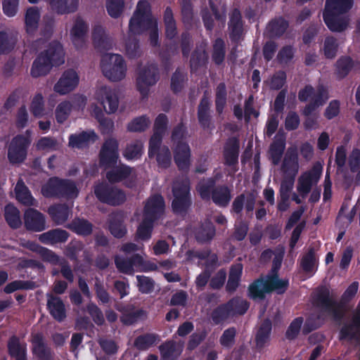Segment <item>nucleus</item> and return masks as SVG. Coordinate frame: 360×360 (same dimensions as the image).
I'll use <instances>...</instances> for the list:
<instances>
[{"label": "nucleus", "mask_w": 360, "mask_h": 360, "mask_svg": "<svg viewBox=\"0 0 360 360\" xmlns=\"http://www.w3.org/2000/svg\"><path fill=\"white\" fill-rule=\"evenodd\" d=\"M359 289V283L352 282L345 290L341 297V301L338 302L330 296V290L324 285L318 287L312 295V304L322 311L331 315L335 321H340L344 316L343 303L349 302L356 295Z\"/></svg>", "instance_id": "nucleus-1"}, {"label": "nucleus", "mask_w": 360, "mask_h": 360, "mask_svg": "<svg viewBox=\"0 0 360 360\" xmlns=\"http://www.w3.org/2000/svg\"><path fill=\"white\" fill-rule=\"evenodd\" d=\"M64 62L65 53L62 44L58 41H52L33 61L30 74L34 78L45 76L53 67H58Z\"/></svg>", "instance_id": "nucleus-2"}, {"label": "nucleus", "mask_w": 360, "mask_h": 360, "mask_svg": "<svg viewBox=\"0 0 360 360\" xmlns=\"http://www.w3.org/2000/svg\"><path fill=\"white\" fill-rule=\"evenodd\" d=\"M221 174L200 181L196 186V191L202 200H210L219 207H226L232 198L231 189L226 184L216 186Z\"/></svg>", "instance_id": "nucleus-3"}, {"label": "nucleus", "mask_w": 360, "mask_h": 360, "mask_svg": "<svg viewBox=\"0 0 360 360\" xmlns=\"http://www.w3.org/2000/svg\"><path fill=\"white\" fill-rule=\"evenodd\" d=\"M79 193L74 181L58 176L49 178L41 188V193L46 198L75 199Z\"/></svg>", "instance_id": "nucleus-4"}, {"label": "nucleus", "mask_w": 360, "mask_h": 360, "mask_svg": "<svg viewBox=\"0 0 360 360\" xmlns=\"http://www.w3.org/2000/svg\"><path fill=\"white\" fill-rule=\"evenodd\" d=\"M154 23L149 4L145 0L139 1L129 20V32L135 34H141L150 30Z\"/></svg>", "instance_id": "nucleus-5"}, {"label": "nucleus", "mask_w": 360, "mask_h": 360, "mask_svg": "<svg viewBox=\"0 0 360 360\" xmlns=\"http://www.w3.org/2000/svg\"><path fill=\"white\" fill-rule=\"evenodd\" d=\"M101 68L103 75L112 82L122 80L125 77L127 71L123 57L114 53L102 56Z\"/></svg>", "instance_id": "nucleus-6"}, {"label": "nucleus", "mask_w": 360, "mask_h": 360, "mask_svg": "<svg viewBox=\"0 0 360 360\" xmlns=\"http://www.w3.org/2000/svg\"><path fill=\"white\" fill-rule=\"evenodd\" d=\"M94 193L101 202L110 206L121 205L127 200L126 193L122 189L106 182L96 184Z\"/></svg>", "instance_id": "nucleus-7"}, {"label": "nucleus", "mask_w": 360, "mask_h": 360, "mask_svg": "<svg viewBox=\"0 0 360 360\" xmlns=\"http://www.w3.org/2000/svg\"><path fill=\"white\" fill-rule=\"evenodd\" d=\"M191 188L188 183L180 182L174 185L172 209L175 214L186 216L192 205Z\"/></svg>", "instance_id": "nucleus-8"}, {"label": "nucleus", "mask_w": 360, "mask_h": 360, "mask_svg": "<svg viewBox=\"0 0 360 360\" xmlns=\"http://www.w3.org/2000/svg\"><path fill=\"white\" fill-rule=\"evenodd\" d=\"M30 144L29 136L23 134L15 136L8 146L7 157L9 162L12 165L22 163L27 158Z\"/></svg>", "instance_id": "nucleus-9"}, {"label": "nucleus", "mask_w": 360, "mask_h": 360, "mask_svg": "<svg viewBox=\"0 0 360 360\" xmlns=\"http://www.w3.org/2000/svg\"><path fill=\"white\" fill-rule=\"evenodd\" d=\"M158 79L159 70L156 64H148L139 71L136 77V88L143 98L148 97L149 87L155 85Z\"/></svg>", "instance_id": "nucleus-10"}, {"label": "nucleus", "mask_w": 360, "mask_h": 360, "mask_svg": "<svg viewBox=\"0 0 360 360\" xmlns=\"http://www.w3.org/2000/svg\"><path fill=\"white\" fill-rule=\"evenodd\" d=\"M120 158L119 142L115 138L105 139L98 153L99 165L108 169L117 164Z\"/></svg>", "instance_id": "nucleus-11"}, {"label": "nucleus", "mask_w": 360, "mask_h": 360, "mask_svg": "<svg viewBox=\"0 0 360 360\" xmlns=\"http://www.w3.org/2000/svg\"><path fill=\"white\" fill-rule=\"evenodd\" d=\"M229 37L231 43L238 44L244 38V21L240 11L238 8H233L229 13L228 22Z\"/></svg>", "instance_id": "nucleus-12"}, {"label": "nucleus", "mask_w": 360, "mask_h": 360, "mask_svg": "<svg viewBox=\"0 0 360 360\" xmlns=\"http://www.w3.org/2000/svg\"><path fill=\"white\" fill-rule=\"evenodd\" d=\"M322 172L321 164L316 162L309 171L304 172L299 177L297 189L303 197L311 191L313 184L319 181Z\"/></svg>", "instance_id": "nucleus-13"}, {"label": "nucleus", "mask_w": 360, "mask_h": 360, "mask_svg": "<svg viewBox=\"0 0 360 360\" xmlns=\"http://www.w3.org/2000/svg\"><path fill=\"white\" fill-rule=\"evenodd\" d=\"M165 202L160 194H155L148 198L143 207V218L155 222L165 214Z\"/></svg>", "instance_id": "nucleus-14"}, {"label": "nucleus", "mask_w": 360, "mask_h": 360, "mask_svg": "<svg viewBox=\"0 0 360 360\" xmlns=\"http://www.w3.org/2000/svg\"><path fill=\"white\" fill-rule=\"evenodd\" d=\"M174 160L181 172L187 173L191 165V151L189 145L186 142H179L174 146Z\"/></svg>", "instance_id": "nucleus-15"}, {"label": "nucleus", "mask_w": 360, "mask_h": 360, "mask_svg": "<svg viewBox=\"0 0 360 360\" xmlns=\"http://www.w3.org/2000/svg\"><path fill=\"white\" fill-rule=\"evenodd\" d=\"M79 76L73 69L65 70L53 86V90L60 95H65L73 91L78 85Z\"/></svg>", "instance_id": "nucleus-16"}, {"label": "nucleus", "mask_w": 360, "mask_h": 360, "mask_svg": "<svg viewBox=\"0 0 360 360\" xmlns=\"http://www.w3.org/2000/svg\"><path fill=\"white\" fill-rule=\"evenodd\" d=\"M97 99L100 101L104 110L108 114H112L117 111L119 106V98L115 89L104 86L96 93Z\"/></svg>", "instance_id": "nucleus-17"}, {"label": "nucleus", "mask_w": 360, "mask_h": 360, "mask_svg": "<svg viewBox=\"0 0 360 360\" xmlns=\"http://www.w3.org/2000/svg\"><path fill=\"white\" fill-rule=\"evenodd\" d=\"M342 13L323 10V18L328 28L334 32H342L349 25V18L340 15Z\"/></svg>", "instance_id": "nucleus-18"}, {"label": "nucleus", "mask_w": 360, "mask_h": 360, "mask_svg": "<svg viewBox=\"0 0 360 360\" xmlns=\"http://www.w3.org/2000/svg\"><path fill=\"white\" fill-rule=\"evenodd\" d=\"M168 126L167 116L164 113L159 114L154 122L153 134L151 136L150 142V151L158 148L162 144L163 136L165 135Z\"/></svg>", "instance_id": "nucleus-19"}, {"label": "nucleus", "mask_w": 360, "mask_h": 360, "mask_svg": "<svg viewBox=\"0 0 360 360\" xmlns=\"http://www.w3.org/2000/svg\"><path fill=\"white\" fill-rule=\"evenodd\" d=\"M121 312L120 321L124 326H131L146 316V312L143 309H136L132 304H127L117 307Z\"/></svg>", "instance_id": "nucleus-20"}, {"label": "nucleus", "mask_w": 360, "mask_h": 360, "mask_svg": "<svg viewBox=\"0 0 360 360\" xmlns=\"http://www.w3.org/2000/svg\"><path fill=\"white\" fill-rule=\"evenodd\" d=\"M240 152V141L238 137L232 136L229 138L223 150V158L224 164L228 167H233L238 163Z\"/></svg>", "instance_id": "nucleus-21"}, {"label": "nucleus", "mask_w": 360, "mask_h": 360, "mask_svg": "<svg viewBox=\"0 0 360 360\" xmlns=\"http://www.w3.org/2000/svg\"><path fill=\"white\" fill-rule=\"evenodd\" d=\"M98 136L94 130L72 134L68 137V145L72 148L83 149L96 141Z\"/></svg>", "instance_id": "nucleus-22"}, {"label": "nucleus", "mask_w": 360, "mask_h": 360, "mask_svg": "<svg viewBox=\"0 0 360 360\" xmlns=\"http://www.w3.org/2000/svg\"><path fill=\"white\" fill-rule=\"evenodd\" d=\"M25 228L29 231L39 232L46 229L44 215L37 210L29 208L24 214Z\"/></svg>", "instance_id": "nucleus-23"}, {"label": "nucleus", "mask_w": 360, "mask_h": 360, "mask_svg": "<svg viewBox=\"0 0 360 360\" xmlns=\"http://www.w3.org/2000/svg\"><path fill=\"white\" fill-rule=\"evenodd\" d=\"M281 169L283 177L295 179L299 171L298 155L295 148H288L284 157Z\"/></svg>", "instance_id": "nucleus-24"}, {"label": "nucleus", "mask_w": 360, "mask_h": 360, "mask_svg": "<svg viewBox=\"0 0 360 360\" xmlns=\"http://www.w3.org/2000/svg\"><path fill=\"white\" fill-rule=\"evenodd\" d=\"M32 354L37 360H53L52 350L45 342L41 333L32 335Z\"/></svg>", "instance_id": "nucleus-25"}, {"label": "nucleus", "mask_w": 360, "mask_h": 360, "mask_svg": "<svg viewBox=\"0 0 360 360\" xmlns=\"http://www.w3.org/2000/svg\"><path fill=\"white\" fill-rule=\"evenodd\" d=\"M124 215L122 211L111 213L108 217V229L116 238H122L127 233L124 225Z\"/></svg>", "instance_id": "nucleus-26"}, {"label": "nucleus", "mask_w": 360, "mask_h": 360, "mask_svg": "<svg viewBox=\"0 0 360 360\" xmlns=\"http://www.w3.org/2000/svg\"><path fill=\"white\" fill-rule=\"evenodd\" d=\"M285 134L283 131L279 130L269 146L271 160L274 165H278L281 162L285 149Z\"/></svg>", "instance_id": "nucleus-27"}, {"label": "nucleus", "mask_w": 360, "mask_h": 360, "mask_svg": "<svg viewBox=\"0 0 360 360\" xmlns=\"http://www.w3.org/2000/svg\"><path fill=\"white\" fill-rule=\"evenodd\" d=\"M255 196L252 193H250L247 197L244 193L239 194L232 202L231 212L241 215L245 207L247 213L252 212L255 209Z\"/></svg>", "instance_id": "nucleus-28"}, {"label": "nucleus", "mask_w": 360, "mask_h": 360, "mask_svg": "<svg viewBox=\"0 0 360 360\" xmlns=\"http://www.w3.org/2000/svg\"><path fill=\"white\" fill-rule=\"evenodd\" d=\"M46 306L50 315L58 322H63L66 319L65 306L60 297L49 295Z\"/></svg>", "instance_id": "nucleus-29"}, {"label": "nucleus", "mask_w": 360, "mask_h": 360, "mask_svg": "<svg viewBox=\"0 0 360 360\" xmlns=\"http://www.w3.org/2000/svg\"><path fill=\"white\" fill-rule=\"evenodd\" d=\"M106 174L105 177L111 184L122 182L127 179L131 174L133 168L130 166L120 163L110 167Z\"/></svg>", "instance_id": "nucleus-30"}, {"label": "nucleus", "mask_w": 360, "mask_h": 360, "mask_svg": "<svg viewBox=\"0 0 360 360\" xmlns=\"http://www.w3.org/2000/svg\"><path fill=\"white\" fill-rule=\"evenodd\" d=\"M360 329V314L354 316L351 323L344 324L339 332V340L348 342L360 340L358 329Z\"/></svg>", "instance_id": "nucleus-31"}, {"label": "nucleus", "mask_w": 360, "mask_h": 360, "mask_svg": "<svg viewBox=\"0 0 360 360\" xmlns=\"http://www.w3.org/2000/svg\"><path fill=\"white\" fill-rule=\"evenodd\" d=\"M328 98L327 89L322 84L319 85L314 98L304 106L302 110V114L305 117L311 116L319 107L322 106L326 103Z\"/></svg>", "instance_id": "nucleus-32"}, {"label": "nucleus", "mask_w": 360, "mask_h": 360, "mask_svg": "<svg viewBox=\"0 0 360 360\" xmlns=\"http://www.w3.org/2000/svg\"><path fill=\"white\" fill-rule=\"evenodd\" d=\"M210 101L204 96L198 106L197 117L200 127L204 129H212V116L210 115Z\"/></svg>", "instance_id": "nucleus-33"}, {"label": "nucleus", "mask_w": 360, "mask_h": 360, "mask_svg": "<svg viewBox=\"0 0 360 360\" xmlns=\"http://www.w3.org/2000/svg\"><path fill=\"white\" fill-rule=\"evenodd\" d=\"M92 41L96 49L99 51H106L112 49V42L105 34L101 25H96L92 31Z\"/></svg>", "instance_id": "nucleus-34"}, {"label": "nucleus", "mask_w": 360, "mask_h": 360, "mask_svg": "<svg viewBox=\"0 0 360 360\" xmlns=\"http://www.w3.org/2000/svg\"><path fill=\"white\" fill-rule=\"evenodd\" d=\"M70 236V233L62 229H53L39 235V240L46 245H56L65 243Z\"/></svg>", "instance_id": "nucleus-35"}, {"label": "nucleus", "mask_w": 360, "mask_h": 360, "mask_svg": "<svg viewBox=\"0 0 360 360\" xmlns=\"http://www.w3.org/2000/svg\"><path fill=\"white\" fill-rule=\"evenodd\" d=\"M148 157L152 158L155 156L156 161L159 167L167 169L172 164V154L168 146L159 144L158 148L150 151V145L148 146Z\"/></svg>", "instance_id": "nucleus-36"}, {"label": "nucleus", "mask_w": 360, "mask_h": 360, "mask_svg": "<svg viewBox=\"0 0 360 360\" xmlns=\"http://www.w3.org/2000/svg\"><path fill=\"white\" fill-rule=\"evenodd\" d=\"M267 282L266 278L260 276L252 282L248 288V295L252 300H263L266 295L269 294L266 290Z\"/></svg>", "instance_id": "nucleus-37"}, {"label": "nucleus", "mask_w": 360, "mask_h": 360, "mask_svg": "<svg viewBox=\"0 0 360 360\" xmlns=\"http://www.w3.org/2000/svg\"><path fill=\"white\" fill-rule=\"evenodd\" d=\"M269 292H276L277 295L284 294L288 289L290 283L287 278H280L278 274H269L266 276Z\"/></svg>", "instance_id": "nucleus-38"}, {"label": "nucleus", "mask_w": 360, "mask_h": 360, "mask_svg": "<svg viewBox=\"0 0 360 360\" xmlns=\"http://www.w3.org/2000/svg\"><path fill=\"white\" fill-rule=\"evenodd\" d=\"M318 263L319 259L316 256L315 248L309 246L300 259V267L303 272L312 276L318 269Z\"/></svg>", "instance_id": "nucleus-39"}, {"label": "nucleus", "mask_w": 360, "mask_h": 360, "mask_svg": "<svg viewBox=\"0 0 360 360\" xmlns=\"http://www.w3.org/2000/svg\"><path fill=\"white\" fill-rule=\"evenodd\" d=\"M18 33L13 31H0V55L12 52L18 42Z\"/></svg>", "instance_id": "nucleus-40"}, {"label": "nucleus", "mask_w": 360, "mask_h": 360, "mask_svg": "<svg viewBox=\"0 0 360 360\" xmlns=\"http://www.w3.org/2000/svg\"><path fill=\"white\" fill-rule=\"evenodd\" d=\"M70 213V208L65 203L53 205L48 208V214L57 225L64 224L68 220Z\"/></svg>", "instance_id": "nucleus-41"}, {"label": "nucleus", "mask_w": 360, "mask_h": 360, "mask_svg": "<svg viewBox=\"0 0 360 360\" xmlns=\"http://www.w3.org/2000/svg\"><path fill=\"white\" fill-rule=\"evenodd\" d=\"M271 330V321L268 319H264L260 324L255 335V343L257 349H262L269 343Z\"/></svg>", "instance_id": "nucleus-42"}, {"label": "nucleus", "mask_w": 360, "mask_h": 360, "mask_svg": "<svg viewBox=\"0 0 360 360\" xmlns=\"http://www.w3.org/2000/svg\"><path fill=\"white\" fill-rule=\"evenodd\" d=\"M163 22L165 25V35L169 40H173L178 34L176 22L170 6H167L163 13Z\"/></svg>", "instance_id": "nucleus-43"}, {"label": "nucleus", "mask_w": 360, "mask_h": 360, "mask_svg": "<svg viewBox=\"0 0 360 360\" xmlns=\"http://www.w3.org/2000/svg\"><path fill=\"white\" fill-rule=\"evenodd\" d=\"M53 11L58 15L74 13L78 7V0H47Z\"/></svg>", "instance_id": "nucleus-44"}, {"label": "nucleus", "mask_w": 360, "mask_h": 360, "mask_svg": "<svg viewBox=\"0 0 360 360\" xmlns=\"http://www.w3.org/2000/svg\"><path fill=\"white\" fill-rule=\"evenodd\" d=\"M40 16V11L38 7L32 6L27 8L25 15V24L27 34H33L37 30Z\"/></svg>", "instance_id": "nucleus-45"}, {"label": "nucleus", "mask_w": 360, "mask_h": 360, "mask_svg": "<svg viewBox=\"0 0 360 360\" xmlns=\"http://www.w3.org/2000/svg\"><path fill=\"white\" fill-rule=\"evenodd\" d=\"M8 352L15 360H27L26 346L21 345L20 339L16 335H12L8 341Z\"/></svg>", "instance_id": "nucleus-46"}, {"label": "nucleus", "mask_w": 360, "mask_h": 360, "mask_svg": "<svg viewBox=\"0 0 360 360\" xmlns=\"http://www.w3.org/2000/svg\"><path fill=\"white\" fill-rule=\"evenodd\" d=\"M354 66V61L350 56L340 57L335 64V75L338 80L345 78Z\"/></svg>", "instance_id": "nucleus-47"}, {"label": "nucleus", "mask_w": 360, "mask_h": 360, "mask_svg": "<svg viewBox=\"0 0 360 360\" xmlns=\"http://www.w3.org/2000/svg\"><path fill=\"white\" fill-rule=\"evenodd\" d=\"M143 153V143L141 140H134L126 145L122 151L123 158L127 161L140 159Z\"/></svg>", "instance_id": "nucleus-48"}, {"label": "nucleus", "mask_w": 360, "mask_h": 360, "mask_svg": "<svg viewBox=\"0 0 360 360\" xmlns=\"http://www.w3.org/2000/svg\"><path fill=\"white\" fill-rule=\"evenodd\" d=\"M79 236H88L92 233L93 224L84 218H75L67 226Z\"/></svg>", "instance_id": "nucleus-49"}, {"label": "nucleus", "mask_w": 360, "mask_h": 360, "mask_svg": "<svg viewBox=\"0 0 360 360\" xmlns=\"http://www.w3.org/2000/svg\"><path fill=\"white\" fill-rule=\"evenodd\" d=\"M208 56L202 47H196L192 52L190 58V68L191 72H197L200 68L207 63Z\"/></svg>", "instance_id": "nucleus-50"}, {"label": "nucleus", "mask_w": 360, "mask_h": 360, "mask_svg": "<svg viewBox=\"0 0 360 360\" xmlns=\"http://www.w3.org/2000/svg\"><path fill=\"white\" fill-rule=\"evenodd\" d=\"M289 27V22L283 17L272 19L267 25V30L271 37H282Z\"/></svg>", "instance_id": "nucleus-51"}, {"label": "nucleus", "mask_w": 360, "mask_h": 360, "mask_svg": "<svg viewBox=\"0 0 360 360\" xmlns=\"http://www.w3.org/2000/svg\"><path fill=\"white\" fill-rule=\"evenodd\" d=\"M160 340L159 335L147 333L137 336L134 340V345L139 351H146L158 344Z\"/></svg>", "instance_id": "nucleus-52"}, {"label": "nucleus", "mask_w": 360, "mask_h": 360, "mask_svg": "<svg viewBox=\"0 0 360 360\" xmlns=\"http://www.w3.org/2000/svg\"><path fill=\"white\" fill-rule=\"evenodd\" d=\"M216 229L210 221L202 224L195 231V237L198 243H204L211 241L214 237Z\"/></svg>", "instance_id": "nucleus-53"}, {"label": "nucleus", "mask_w": 360, "mask_h": 360, "mask_svg": "<svg viewBox=\"0 0 360 360\" xmlns=\"http://www.w3.org/2000/svg\"><path fill=\"white\" fill-rule=\"evenodd\" d=\"M226 303L232 318L245 314L250 307V303L240 297H234Z\"/></svg>", "instance_id": "nucleus-54"}, {"label": "nucleus", "mask_w": 360, "mask_h": 360, "mask_svg": "<svg viewBox=\"0 0 360 360\" xmlns=\"http://www.w3.org/2000/svg\"><path fill=\"white\" fill-rule=\"evenodd\" d=\"M226 57V44L224 40L221 38H217L212 44V60L217 65H221Z\"/></svg>", "instance_id": "nucleus-55"}, {"label": "nucleus", "mask_w": 360, "mask_h": 360, "mask_svg": "<svg viewBox=\"0 0 360 360\" xmlns=\"http://www.w3.org/2000/svg\"><path fill=\"white\" fill-rule=\"evenodd\" d=\"M4 217L8 226L13 229L19 228L22 224L20 211L13 204L6 205Z\"/></svg>", "instance_id": "nucleus-56"}, {"label": "nucleus", "mask_w": 360, "mask_h": 360, "mask_svg": "<svg viewBox=\"0 0 360 360\" xmlns=\"http://www.w3.org/2000/svg\"><path fill=\"white\" fill-rule=\"evenodd\" d=\"M161 360H177L180 352L177 349L176 342L168 340L159 346Z\"/></svg>", "instance_id": "nucleus-57"}, {"label": "nucleus", "mask_w": 360, "mask_h": 360, "mask_svg": "<svg viewBox=\"0 0 360 360\" xmlns=\"http://www.w3.org/2000/svg\"><path fill=\"white\" fill-rule=\"evenodd\" d=\"M354 0H326L324 10L346 13L352 8Z\"/></svg>", "instance_id": "nucleus-58"}, {"label": "nucleus", "mask_w": 360, "mask_h": 360, "mask_svg": "<svg viewBox=\"0 0 360 360\" xmlns=\"http://www.w3.org/2000/svg\"><path fill=\"white\" fill-rule=\"evenodd\" d=\"M210 317L215 325L221 324L232 318L227 303L221 304L214 308L211 312Z\"/></svg>", "instance_id": "nucleus-59"}, {"label": "nucleus", "mask_w": 360, "mask_h": 360, "mask_svg": "<svg viewBox=\"0 0 360 360\" xmlns=\"http://www.w3.org/2000/svg\"><path fill=\"white\" fill-rule=\"evenodd\" d=\"M227 101V90L226 86L224 82L218 84L216 88L215 94V108L218 115L223 113L224 110L226 105Z\"/></svg>", "instance_id": "nucleus-60"}, {"label": "nucleus", "mask_w": 360, "mask_h": 360, "mask_svg": "<svg viewBox=\"0 0 360 360\" xmlns=\"http://www.w3.org/2000/svg\"><path fill=\"white\" fill-rule=\"evenodd\" d=\"M154 223L155 222L153 221L143 218L142 221L137 228L135 234V240L138 241L139 240H141L143 241H147L150 240L152 236Z\"/></svg>", "instance_id": "nucleus-61"}, {"label": "nucleus", "mask_w": 360, "mask_h": 360, "mask_svg": "<svg viewBox=\"0 0 360 360\" xmlns=\"http://www.w3.org/2000/svg\"><path fill=\"white\" fill-rule=\"evenodd\" d=\"M16 199L22 204L27 206L34 205L35 199L32 197L31 192L23 182L16 184L15 188Z\"/></svg>", "instance_id": "nucleus-62"}, {"label": "nucleus", "mask_w": 360, "mask_h": 360, "mask_svg": "<svg viewBox=\"0 0 360 360\" xmlns=\"http://www.w3.org/2000/svg\"><path fill=\"white\" fill-rule=\"evenodd\" d=\"M181 15L185 25H191L193 22V6L191 0H181Z\"/></svg>", "instance_id": "nucleus-63"}, {"label": "nucleus", "mask_w": 360, "mask_h": 360, "mask_svg": "<svg viewBox=\"0 0 360 360\" xmlns=\"http://www.w3.org/2000/svg\"><path fill=\"white\" fill-rule=\"evenodd\" d=\"M44 99L41 94L38 93L33 97L30 104V112L35 117H41L44 115Z\"/></svg>", "instance_id": "nucleus-64"}]
</instances>
